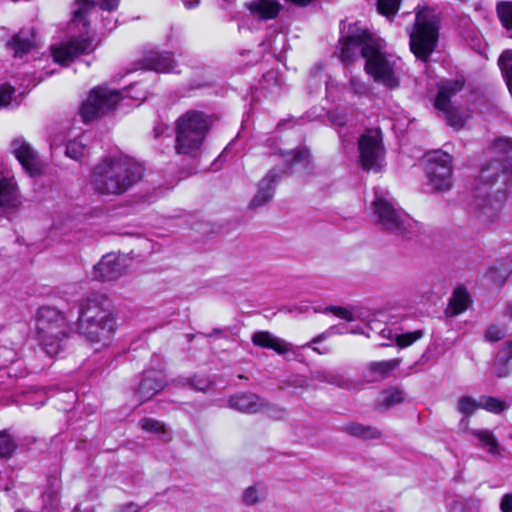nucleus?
<instances>
[{
  "label": "nucleus",
  "mask_w": 512,
  "mask_h": 512,
  "mask_svg": "<svg viewBox=\"0 0 512 512\" xmlns=\"http://www.w3.org/2000/svg\"><path fill=\"white\" fill-rule=\"evenodd\" d=\"M492 160L474 181V217L482 227L496 221L506 200L507 174L512 177V139L498 137L490 147Z\"/></svg>",
  "instance_id": "nucleus-1"
},
{
  "label": "nucleus",
  "mask_w": 512,
  "mask_h": 512,
  "mask_svg": "<svg viewBox=\"0 0 512 512\" xmlns=\"http://www.w3.org/2000/svg\"><path fill=\"white\" fill-rule=\"evenodd\" d=\"M144 172L133 158L107 157L94 167L92 182L101 194L122 195L142 180Z\"/></svg>",
  "instance_id": "nucleus-2"
},
{
  "label": "nucleus",
  "mask_w": 512,
  "mask_h": 512,
  "mask_svg": "<svg viewBox=\"0 0 512 512\" xmlns=\"http://www.w3.org/2000/svg\"><path fill=\"white\" fill-rule=\"evenodd\" d=\"M94 0H76L73 18L68 24L70 36L67 41L53 45L51 54L55 62L68 65L76 57L93 51L92 38L89 35L88 16L94 9Z\"/></svg>",
  "instance_id": "nucleus-3"
},
{
  "label": "nucleus",
  "mask_w": 512,
  "mask_h": 512,
  "mask_svg": "<svg viewBox=\"0 0 512 512\" xmlns=\"http://www.w3.org/2000/svg\"><path fill=\"white\" fill-rule=\"evenodd\" d=\"M371 217L381 231L396 237L408 239L419 231L418 223L396 207L389 192L382 188L374 189Z\"/></svg>",
  "instance_id": "nucleus-4"
},
{
  "label": "nucleus",
  "mask_w": 512,
  "mask_h": 512,
  "mask_svg": "<svg viewBox=\"0 0 512 512\" xmlns=\"http://www.w3.org/2000/svg\"><path fill=\"white\" fill-rule=\"evenodd\" d=\"M76 332L92 343L106 342L116 329L111 309L95 298L80 302L77 309Z\"/></svg>",
  "instance_id": "nucleus-5"
},
{
  "label": "nucleus",
  "mask_w": 512,
  "mask_h": 512,
  "mask_svg": "<svg viewBox=\"0 0 512 512\" xmlns=\"http://www.w3.org/2000/svg\"><path fill=\"white\" fill-rule=\"evenodd\" d=\"M36 329L40 346L54 357L64 348L70 326L61 311L45 306L38 310Z\"/></svg>",
  "instance_id": "nucleus-6"
},
{
  "label": "nucleus",
  "mask_w": 512,
  "mask_h": 512,
  "mask_svg": "<svg viewBox=\"0 0 512 512\" xmlns=\"http://www.w3.org/2000/svg\"><path fill=\"white\" fill-rule=\"evenodd\" d=\"M280 155L285 163V170L281 171L280 169L272 168L259 181L256 194L249 203L251 210L262 208L273 199L276 186L281 179V172L292 174L293 168L296 165L308 167L310 162V153L305 147L281 151Z\"/></svg>",
  "instance_id": "nucleus-7"
},
{
  "label": "nucleus",
  "mask_w": 512,
  "mask_h": 512,
  "mask_svg": "<svg viewBox=\"0 0 512 512\" xmlns=\"http://www.w3.org/2000/svg\"><path fill=\"white\" fill-rule=\"evenodd\" d=\"M210 125L209 117L202 112L188 111L183 114L176 122V152L197 156Z\"/></svg>",
  "instance_id": "nucleus-8"
},
{
  "label": "nucleus",
  "mask_w": 512,
  "mask_h": 512,
  "mask_svg": "<svg viewBox=\"0 0 512 512\" xmlns=\"http://www.w3.org/2000/svg\"><path fill=\"white\" fill-rule=\"evenodd\" d=\"M439 36V19L434 11L424 8L415 16L409 31L410 50L420 60L427 62L435 50Z\"/></svg>",
  "instance_id": "nucleus-9"
},
{
  "label": "nucleus",
  "mask_w": 512,
  "mask_h": 512,
  "mask_svg": "<svg viewBox=\"0 0 512 512\" xmlns=\"http://www.w3.org/2000/svg\"><path fill=\"white\" fill-rule=\"evenodd\" d=\"M134 85L123 90L110 89L105 86H97L93 88L88 98L80 106V116L85 123L91 122L96 118L115 109L116 105L125 98H132L137 101L143 100V93H134Z\"/></svg>",
  "instance_id": "nucleus-10"
},
{
  "label": "nucleus",
  "mask_w": 512,
  "mask_h": 512,
  "mask_svg": "<svg viewBox=\"0 0 512 512\" xmlns=\"http://www.w3.org/2000/svg\"><path fill=\"white\" fill-rule=\"evenodd\" d=\"M364 59L365 71L374 81L390 89L400 85V58L383 51L379 39H376L371 49H365Z\"/></svg>",
  "instance_id": "nucleus-11"
},
{
  "label": "nucleus",
  "mask_w": 512,
  "mask_h": 512,
  "mask_svg": "<svg viewBox=\"0 0 512 512\" xmlns=\"http://www.w3.org/2000/svg\"><path fill=\"white\" fill-rule=\"evenodd\" d=\"M425 173L433 191H448L452 186V157L442 150L427 153Z\"/></svg>",
  "instance_id": "nucleus-12"
},
{
  "label": "nucleus",
  "mask_w": 512,
  "mask_h": 512,
  "mask_svg": "<svg viewBox=\"0 0 512 512\" xmlns=\"http://www.w3.org/2000/svg\"><path fill=\"white\" fill-rule=\"evenodd\" d=\"M359 161L367 171L379 172L385 160L382 134L378 129H368L358 139Z\"/></svg>",
  "instance_id": "nucleus-13"
},
{
  "label": "nucleus",
  "mask_w": 512,
  "mask_h": 512,
  "mask_svg": "<svg viewBox=\"0 0 512 512\" xmlns=\"http://www.w3.org/2000/svg\"><path fill=\"white\" fill-rule=\"evenodd\" d=\"M376 39L367 29L351 25L347 35L340 39V60L349 65L360 56L364 58L365 49H371Z\"/></svg>",
  "instance_id": "nucleus-14"
},
{
  "label": "nucleus",
  "mask_w": 512,
  "mask_h": 512,
  "mask_svg": "<svg viewBox=\"0 0 512 512\" xmlns=\"http://www.w3.org/2000/svg\"><path fill=\"white\" fill-rule=\"evenodd\" d=\"M10 150L29 176L36 177L42 173L43 161L38 152L23 137L14 138L10 143Z\"/></svg>",
  "instance_id": "nucleus-15"
},
{
  "label": "nucleus",
  "mask_w": 512,
  "mask_h": 512,
  "mask_svg": "<svg viewBox=\"0 0 512 512\" xmlns=\"http://www.w3.org/2000/svg\"><path fill=\"white\" fill-rule=\"evenodd\" d=\"M127 272L125 258L108 253L93 268V278L98 281H114L119 279Z\"/></svg>",
  "instance_id": "nucleus-16"
},
{
  "label": "nucleus",
  "mask_w": 512,
  "mask_h": 512,
  "mask_svg": "<svg viewBox=\"0 0 512 512\" xmlns=\"http://www.w3.org/2000/svg\"><path fill=\"white\" fill-rule=\"evenodd\" d=\"M141 64L144 69L158 73H178L175 71L177 62L170 52L149 51L143 56Z\"/></svg>",
  "instance_id": "nucleus-17"
},
{
  "label": "nucleus",
  "mask_w": 512,
  "mask_h": 512,
  "mask_svg": "<svg viewBox=\"0 0 512 512\" xmlns=\"http://www.w3.org/2000/svg\"><path fill=\"white\" fill-rule=\"evenodd\" d=\"M164 375L161 371L150 370L143 374L137 389L138 398L144 402L151 399L165 387Z\"/></svg>",
  "instance_id": "nucleus-18"
},
{
  "label": "nucleus",
  "mask_w": 512,
  "mask_h": 512,
  "mask_svg": "<svg viewBox=\"0 0 512 512\" xmlns=\"http://www.w3.org/2000/svg\"><path fill=\"white\" fill-rule=\"evenodd\" d=\"M250 14L257 20L267 21L277 18L282 5L277 0H251L245 4Z\"/></svg>",
  "instance_id": "nucleus-19"
},
{
  "label": "nucleus",
  "mask_w": 512,
  "mask_h": 512,
  "mask_svg": "<svg viewBox=\"0 0 512 512\" xmlns=\"http://www.w3.org/2000/svg\"><path fill=\"white\" fill-rule=\"evenodd\" d=\"M228 405L242 413H257L264 408L265 400L256 394L240 393L230 397Z\"/></svg>",
  "instance_id": "nucleus-20"
},
{
  "label": "nucleus",
  "mask_w": 512,
  "mask_h": 512,
  "mask_svg": "<svg viewBox=\"0 0 512 512\" xmlns=\"http://www.w3.org/2000/svg\"><path fill=\"white\" fill-rule=\"evenodd\" d=\"M465 81L462 78L443 81L435 98V107L440 111H446L451 105V98L460 92Z\"/></svg>",
  "instance_id": "nucleus-21"
},
{
  "label": "nucleus",
  "mask_w": 512,
  "mask_h": 512,
  "mask_svg": "<svg viewBox=\"0 0 512 512\" xmlns=\"http://www.w3.org/2000/svg\"><path fill=\"white\" fill-rule=\"evenodd\" d=\"M252 342L256 346L272 349L281 355L287 353L292 348L290 343L274 336L268 331L255 332L252 336Z\"/></svg>",
  "instance_id": "nucleus-22"
},
{
  "label": "nucleus",
  "mask_w": 512,
  "mask_h": 512,
  "mask_svg": "<svg viewBox=\"0 0 512 512\" xmlns=\"http://www.w3.org/2000/svg\"><path fill=\"white\" fill-rule=\"evenodd\" d=\"M16 57H22L35 45V34L33 29H22L15 34L7 44Z\"/></svg>",
  "instance_id": "nucleus-23"
},
{
  "label": "nucleus",
  "mask_w": 512,
  "mask_h": 512,
  "mask_svg": "<svg viewBox=\"0 0 512 512\" xmlns=\"http://www.w3.org/2000/svg\"><path fill=\"white\" fill-rule=\"evenodd\" d=\"M18 191L13 178L0 176V208L12 209L18 205Z\"/></svg>",
  "instance_id": "nucleus-24"
},
{
  "label": "nucleus",
  "mask_w": 512,
  "mask_h": 512,
  "mask_svg": "<svg viewBox=\"0 0 512 512\" xmlns=\"http://www.w3.org/2000/svg\"><path fill=\"white\" fill-rule=\"evenodd\" d=\"M342 431L351 436L358 437L364 440H372L380 438L381 433L378 429L372 426L363 425L360 423L352 422L344 425Z\"/></svg>",
  "instance_id": "nucleus-25"
},
{
  "label": "nucleus",
  "mask_w": 512,
  "mask_h": 512,
  "mask_svg": "<svg viewBox=\"0 0 512 512\" xmlns=\"http://www.w3.org/2000/svg\"><path fill=\"white\" fill-rule=\"evenodd\" d=\"M400 362L401 361L398 358L371 362L367 365V369L374 375L373 380L383 379L387 377L391 371L398 368Z\"/></svg>",
  "instance_id": "nucleus-26"
},
{
  "label": "nucleus",
  "mask_w": 512,
  "mask_h": 512,
  "mask_svg": "<svg viewBox=\"0 0 512 512\" xmlns=\"http://www.w3.org/2000/svg\"><path fill=\"white\" fill-rule=\"evenodd\" d=\"M381 333L383 337H387L388 339L395 340L396 344L400 348H405L412 345L417 340L421 339L424 335L423 330H416L413 332H406L403 334H392L390 329H382Z\"/></svg>",
  "instance_id": "nucleus-27"
},
{
  "label": "nucleus",
  "mask_w": 512,
  "mask_h": 512,
  "mask_svg": "<svg viewBox=\"0 0 512 512\" xmlns=\"http://www.w3.org/2000/svg\"><path fill=\"white\" fill-rule=\"evenodd\" d=\"M512 273V262L500 261L496 266L489 269L487 276L497 286H502Z\"/></svg>",
  "instance_id": "nucleus-28"
},
{
  "label": "nucleus",
  "mask_w": 512,
  "mask_h": 512,
  "mask_svg": "<svg viewBox=\"0 0 512 512\" xmlns=\"http://www.w3.org/2000/svg\"><path fill=\"white\" fill-rule=\"evenodd\" d=\"M472 434L479 440V447L486 448L492 455L499 454V444L494 434L489 430H475Z\"/></svg>",
  "instance_id": "nucleus-29"
},
{
  "label": "nucleus",
  "mask_w": 512,
  "mask_h": 512,
  "mask_svg": "<svg viewBox=\"0 0 512 512\" xmlns=\"http://www.w3.org/2000/svg\"><path fill=\"white\" fill-rule=\"evenodd\" d=\"M469 302L470 297L467 291L464 288H457L450 299L449 306L452 313L458 315L467 309Z\"/></svg>",
  "instance_id": "nucleus-30"
},
{
  "label": "nucleus",
  "mask_w": 512,
  "mask_h": 512,
  "mask_svg": "<svg viewBox=\"0 0 512 512\" xmlns=\"http://www.w3.org/2000/svg\"><path fill=\"white\" fill-rule=\"evenodd\" d=\"M260 87L271 94H280L281 78L276 70L267 71L260 81Z\"/></svg>",
  "instance_id": "nucleus-31"
},
{
  "label": "nucleus",
  "mask_w": 512,
  "mask_h": 512,
  "mask_svg": "<svg viewBox=\"0 0 512 512\" xmlns=\"http://www.w3.org/2000/svg\"><path fill=\"white\" fill-rule=\"evenodd\" d=\"M507 88L512 95V50L504 51L498 60Z\"/></svg>",
  "instance_id": "nucleus-32"
},
{
  "label": "nucleus",
  "mask_w": 512,
  "mask_h": 512,
  "mask_svg": "<svg viewBox=\"0 0 512 512\" xmlns=\"http://www.w3.org/2000/svg\"><path fill=\"white\" fill-rule=\"evenodd\" d=\"M496 12L502 26L512 32V1L497 2Z\"/></svg>",
  "instance_id": "nucleus-33"
},
{
  "label": "nucleus",
  "mask_w": 512,
  "mask_h": 512,
  "mask_svg": "<svg viewBox=\"0 0 512 512\" xmlns=\"http://www.w3.org/2000/svg\"><path fill=\"white\" fill-rule=\"evenodd\" d=\"M480 406L481 409L494 414H500L507 408V405L504 401L492 396L485 395L480 397Z\"/></svg>",
  "instance_id": "nucleus-34"
},
{
  "label": "nucleus",
  "mask_w": 512,
  "mask_h": 512,
  "mask_svg": "<svg viewBox=\"0 0 512 512\" xmlns=\"http://www.w3.org/2000/svg\"><path fill=\"white\" fill-rule=\"evenodd\" d=\"M478 409H481L480 399L476 400L471 396H462L457 402L458 412L465 416H471Z\"/></svg>",
  "instance_id": "nucleus-35"
},
{
  "label": "nucleus",
  "mask_w": 512,
  "mask_h": 512,
  "mask_svg": "<svg viewBox=\"0 0 512 512\" xmlns=\"http://www.w3.org/2000/svg\"><path fill=\"white\" fill-rule=\"evenodd\" d=\"M403 401V393L397 388H390L381 393L380 403L386 408L399 404Z\"/></svg>",
  "instance_id": "nucleus-36"
},
{
  "label": "nucleus",
  "mask_w": 512,
  "mask_h": 512,
  "mask_svg": "<svg viewBox=\"0 0 512 512\" xmlns=\"http://www.w3.org/2000/svg\"><path fill=\"white\" fill-rule=\"evenodd\" d=\"M17 448V444L11 436L0 432V458L9 459Z\"/></svg>",
  "instance_id": "nucleus-37"
},
{
  "label": "nucleus",
  "mask_w": 512,
  "mask_h": 512,
  "mask_svg": "<svg viewBox=\"0 0 512 512\" xmlns=\"http://www.w3.org/2000/svg\"><path fill=\"white\" fill-rule=\"evenodd\" d=\"M314 378L321 382H326L339 387L346 386V380L342 376L331 371H318L314 374Z\"/></svg>",
  "instance_id": "nucleus-38"
},
{
  "label": "nucleus",
  "mask_w": 512,
  "mask_h": 512,
  "mask_svg": "<svg viewBox=\"0 0 512 512\" xmlns=\"http://www.w3.org/2000/svg\"><path fill=\"white\" fill-rule=\"evenodd\" d=\"M85 149L86 147L82 138L74 139L67 143L65 153L68 157L79 160L84 155Z\"/></svg>",
  "instance_id": "nucleus-39"
},
{
  "label": "nucleus",
  "mask_w": 512,
  "mask_h": 512,
  "mask_svg": "<svg viewBox=\"0 0 512 512\" xmlns=\"http://www.w3.org/2000/svg\"><path fill=\"white\" fill-rule=\"evenodd\" d=\"M328 118L332 125L342 128L349 122L350 114L345 108H336L328 114Z\"/></svg>",
  "instance_id": "nucleus-40"
},
{
  "label": "nucleus",
  "mask_w": 512,
  "mask_h": 512,
  "mask_svg": "<svg viewBox=\"0 0 512 512\" xmlns=\"http://www.w3.org/2000/svg\"><path fill=\"white\" fill-rule=\"evenodd\" d=\"M400 2L401 0H378L377 10L380 14L389 17L398 11Z\"/></svg>",
  "instance_id": "nucleus-41"
},
{
  "label": "nucleus",
  "mask_w": 512,
  "mask_h": 512,
  "mask_svg": "<svg viewBox=\"0 0 512 512\" xmlns=\"http://www.w3.org/2000/svg\"><path fill=\"white\" fill-rule=\"evenodd\" d=\"M140 426L145 431L154 432V433H165L164 424L155 419H152V418L141 419Z\"/></svg>",
  "instance_id": "nucleus-42"
},
{
  "label": "nucleus",
  "mask_w": 512,
  "mask_h": 512,
  "mask_svg": "<svg viewBox=\"0 0 512 512\" xmlns=\"http://www.w3.org/2000/svg\"><path fill=\"white\" fill-rule=\"evenodd\" d=\"M325 312H330L336 317H339L343 320H346L348 322H352L356 320L355 315L353 312L348 310L347 308L339 307V306H328L325 308Z\"/></svg>",
  "instance_id": "nucleus-43"
},
{
  "label": "nucleus",
  "mask_w": 512,
  "mask_h": 512,
  "mask_svg": "<svg viewBox=\"0 0 512 512\" xmlns=\"http://www.w3.org/2000/svg\"><path fill=\"white\" fill-rule=\"evenodd\" d=\"M242 500L246 505H254L260 502L262 497L256 486H250L243 492Z\"/></svg>",
  "instance_id": "nucleus-44"
},
{
  "label": "nucleus",
  "mask_w": 512,
  "mask_h": 512,
  "mask_svg": "<svg viewBox=\"0 0 512 512\" xmlns=\"http://www.w3.org/2000/svg\"><path fill=\"white\" fill-rule=\"evenodd\" d=\"M512 360V340L506 342L499 350L497 361L499 364L506 366Z\"/></svg>",
  "instance_id": "nucleus-45"
},
{
  "label": "nucleus",
  "mask_w": 512,
  "mask_h": 512,
  "mask_svg": "<svg viewBox=\"0 0 512 512\" xmlns=\"http://www.w3.org/2000/svg\"><path fill=\"white\" fill-rule=\"evenodd\" d=\"M15 93V88L8 85L2 84L0 85V108L6 107L11 103V99L13 94Z\"/></svg>",
  "instance_id": "nucleus-46"
},
{
  "label": "nucleus",
  "mask_w": 512,
  "mask_h": 512,
  "mask_svg": "<svg viewBox=\"0 0 512 512\" xmlns=\"http://www.w3.org/2000/svg\"><path fill=\"white\" fill-rule=\"evenodd\" d=\"M442 112L445 114V118H446L448 125L455 127V128H460L463 126V124H464L463 117L461 115L455 113L452 110V106H450L448 108V110L442 111Z\"/></svg>",
  "instance_id": "nucleus-47"
},
{
  "label": "nucleus",
  "mask_w": 512,
  "mask_h": 512,
  "mask_svg": "<svg viewBox=\"0 0 512 512\" xmlns=\"http://www.w3.org/2000/svg\"><path fill=\"white\" fill-rule=\"evenodd\" d=\"M270 418L279 420L285 416V410L280 406L271 404L265 401V406L262 409Z\"/></svg>",
  "instance_id": "nucleus-48"
},
{
  "label": "nucleus",
  "mask_w": 512,
  "mask_h": 512,
  "mask_svg": "<svg viewBox=\"0 0 512 512\" xmlns=\"http://www.w3.org/2000/svg\"><path fill=\"white\" fill-rule=\"evenodd\" d=\"M350 86L355 94L366 95L369 93V86L357 77H351Z\"/></svg>",
  "instance_id": "nucleus-49"
},
{
  "label": "nucleus",
  "mask_w": 512,
  "mask_h": 512,
  "mask_svg": "<svg viewBox=\"0 0 512 512\" xmlns=\"http://www.w3.org/2000/svg\"><path fill=\"white\" fill-rule=\"evenodd\" d=\"M504 336V330L496 325L490 326L485 332V338L489 342H497Z\"/></svg>",
  "instance_id": "nucleus-50"
},
{
  "label": "nucleus",
  "mask_w": 512,
  "mask_h": 512,
  "mask_svg": "<svg viewBox=\"0 0 512 512\" xmlns=\"http://www.w3.org/2000/svg\"><path fill=\"white\" fill-rule=\"evenodd\" d=\"M332 335H334V328H328L326 331L315 336L310 342L304 344L302 348L311 347L312 344L320 343Z\"/></svg>",
  "instance_id": "nucleus-51"
},
{
  "label": "nucleus",
  "mask_w": 512,
  "mask_h": 512,
  "mask_svg": "<svg viewBox=\"0 0 512 512\" xmlns=\"http://www.w3.org/2000/svg\"><path fill=\"white\" fill-rule=\"evenodd\" d=\"M436 359L434 357V353L432 351V348L431 346H429L425 352L421 355V357L419 358V360L414 364V366H417V365H424V364H427L429 362H435Z\"/></svg>",
  "instance_id": "nucleus-52"
},
{
  "label": "nucleus",
  "mask_w": 512,
  "mask_h": 512,
  "mask_svg": "<svg viewBox=\"0 0 512 512\" xmlns=\"http://www.w3.org/2000/svg\"><path fill=\"white\" fill-rule=\"evenodd\" d=\"M502 512H512V494H505L500 502Z\"/></svg>",
  "instance_id": "nucleus-53"
},
{
  "label": "nucleus",
  "mask_w": 512,
  "mask_h": 512,
  "mask_svg": "<svg viewBox=\"0 0 512 512\" xmlns=\"http://www.w3.org/2000/svg\"><path fill=\"white\" fill-rule=\"evenodd\" d=\"M100 8L107 11L117 9L120 0H100Z\"/></svg>",
  "instance_id": "nucleus-54"
},
{
  "label": "nucleus",
  "mask_w": 512,
  "mask_h": 512,
  "mask_svg": "<svg viewBox=\"0 0 512 512\" xmlns=\"http://www.w3.org/2000/svg\"><path fill=\"white\" fill-rule=\"evenodd\" d=\"M190 385L193 387V389L198 390V391H204L206 389V387H208V383L206 380H200V381L196 382L195 379H192L190 381Z\"/></svg>",
  "instance_id": "nucleus-55"
},
{
  "label": "nucleus",
  "mask_w": 512,
  "mask_h": 512,
  "mask_svg": "<svg viewBox=\"0 0 512 512\" xmlns=\"http://www.w3.org/2000/svg\"><path fill=\"white\" fill-rule=\"evenodd\" d=\"M182 3L186 8L192 9L199 5L200 0H182Z\"/></svg>",
  "instance_id": "nucleus-56"
},
{
  "label": "nucleus",
  "mask_w": 512,
  "mask_h": 512,
  "mask_svg": "<svg viewBox=\"0 0 512 512\" xmlns=\"http://www.w3.org/2000/svg\"><path fill=\"white\" fill-rule=\"evenodd\" d=\"M329 328H334V334H343L345 332L344 326L340 327V326L334 325V326H330Z\"/></svg>",
  "instance_id": "nucleus-57"
},
{
  "label": "nucleus",
  "mask_w": 512,
  "mask_h": 512,
  "mask_svg": "<svg viewBox=\"0 0 512 512\" xmlns=\"http://www.w3.org/2000/svg\"><path fill=\"white\" fill-rule=\"evenodd\" d=\"M312 348V350L318 354H326L329 352V349L328 348H325L324 350H320L318 347H310Z\"/></svg>",
  "instance_id": "nucleus-58"
},
{
  "label": "nucleus",
  "mask_w": 512,
  "mask_h": 512,
  "mask_svg": "<svg viewBox=\"0 0 512 512\" xmlns=\"http://www.w3.org/2000/svg\"><path fill=\"white\" fill-rule=\"evenodd\" d=\"M231 145H232V143H230L229 145L226 146V148L223 150V152L219 156L220 158H224L227 155Z\"/></svg>",
  "instance_id": "nucleus-59"
},
{
  "label": "nucleus",
  "mask_w": 512,
  "mask_h": 512,
  "mask_svg": "<svg viewBox=\"0 0 512 512\" xmlns=\"http://www.w3.org/2000/svg\"><path fill=\"white\" fill-rule=\"evenodd\" d=\"M506 313L510 316H512V303H509L507 306H506Z\"/></svg>",
  "instance_id": "nucleus-60"
},
{
  "label": "nucleus",
  "mask_w": 512,
  "mask_h": 512,
  "mask_svg": "<svg viewBox=\"0 0 512 512\" xmlns=\"http://www.w3.org/2000/svg\"><path fill=\"white\" fill-rule=\"evenodd\" d=\"M497 375H498L499 377H504V376H506V375H507V373H506V372L498 371V372H497Z\"/></svg>",
  "instance_id": "nucleus-61"
},
{
  "label": "nucleus",
  "mask_w": 512,
  "mask_h": 512,
  "mask_svg": "<svg viewBox=\"0 0 512 512\" xmlns=\"http://www.w3.org/2000/svg\"><path fill=\"white\" fill-rule=\"evenodd\" d=\"M72 512H81L80 507L75 506L74 509L72 510Z\"/></svg>",
  "instance_id": "nucleus-62"
},
{
  "label": "nucleus",
  "mask_w": 512,
  "mask_h": 512,
  "mask_svg": "<svg viewBox=\"0 0 512 512\" xmlns=\"http://www.w3.org/2000/svg\"><path fill=\"white\" fill-rule=\"evenodd\" d=\"M193 67H195V68L200 69L201 71H203V67H200V66H197V65H193Z\"/></svg>",
  "instance_id": "nucleus-63"
},
{
  "label": "nucleus",
  "mask_w": 512,
  "mask_h": 512,
  "mask_svg": "<svg viewBox=\"0 0 512 512\" xmlns=\"http://www.w3.org/2000/svg\"><path fill=\"white\" fill-rule=\"evenodd\" d=\"M381 347H386V346H389V344H386V343H382L380 344Z\"/></svg>",
  "instance_id": "nucleus-64"
}]
</instances>
